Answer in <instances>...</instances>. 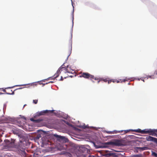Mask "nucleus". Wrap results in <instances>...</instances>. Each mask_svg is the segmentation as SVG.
I'll use <instances>...</instances> for the list:
<instances>
[{
	"mask_svg": "<svg viewBox=\"0 0 157 157\" xmlns=\"http://www.w3.org/2000/svg\"><path fill=\"white\" fill-rule=\"evenodd\" d=\"M132 131H134L136 132L140 133L142 134H149L150 135L153 136H155L156 134L155 132L157 130H153L151 129H146L143 130H141L140 129L132 130Z\"/></svg>",
	"mask_w": 157,
	"mask_h": 157,
	"instance_id": "1",
	"label": "nucleus"
},
{
	"mask_svg": "<svg viewBox=\"0 0 157 157\" xmlns=\"http://www.w3.org/2000/svg\"><path fill=\"white\" fill-rule=\"evenodd\" d=\"M26 146V143L25 141H20L19 143L18 148L21 151V153L23 156L25 155L26 152L25 151V147Z\"/></svg>",
	"mask_w": 157,
	"mask_h": 157,
	"instance_id": "2",
	"label": "nucleus"
},
{
	"mask_svg": "<svg viewBox=\"0 0 157 157\" xmlns=\"http://www.w3.org/2000/svg\"><path fill=\"white\" fill-rule=\"evenodd\" d=\"M62 71L65 74H66L67 73H72V72H70L67 68L63 67H61L58 69L56 73L55 74L54 76H55V77L54 78V79L57 77Z\"/></svg>",
	"mask_w": 157,
	"mask_h": 157,
	"instance_id": "3",
	"label": "nucleus"
},
{
	"mask_svg": "<svg viewBox=\"0 0 157 157\" xmlns=\"http://www.w3.org/2000/svg\"><path fill=\"white\" fill-rule=\"evenodd\" d=\"M79 77H83L87 79L90 78L91 80L93 82H94L92 80V79H94L96 80H98L99 79H98L96 77H94L93 75H91L88 73L82 72L80 73Z\"/></svg>",
	"mask_w": 157,
	"mask_h": 157,
	"instance_id": "4",
	"label": "nucleus"
},
{
	"mask_svg": "<svg viewBox=\"0 0 157 157\" xmlns=\"http://www.w3.org/2000/svg\"><path fill=\"white\" fill-rule=\"evenodd\" d=\"M82 153H84L82 155L85 157H94V155H90V150L85 147H82L80 148Z\"/></svg>",
	"mask_w": 157,
	"mask_h": 157,
	"instance_id": "5",
	"label": "nucleus"
},
{
	"mask_svg": "<svg viewBox=\"0 0 157 157\" xmlns=\"http://www.w3.org/2000/svg\"><path fill=\"white\" fill-rule=\"evenodd\" d=\"M54 111V110H46L42 111L40 112H38L36 113L34 117H39L42 115H45L46 114L48 113H52Z\"/></svg>",
	"mask_w": 157,
	"mask_h": 157,
	"instance_id": "6",
	"label": "nucleus"
},
{
	"mask_svg": "<svg viewBox=\"0 0 157 157\" xmlns=\"http://www.w3.org/2000/svg\"><path fill=\"white\" fill-rule=\"evenodd\" d=\"M106 144L109 145L116 146H123V144L119 140H117L115 142L109 141L107 142Z\"/></svg>",
	"mask_w": 157,
	"mask_h": 157,
	"instance_id": "7",
	"label": "nucleus"
},
{
	"mask_svg": "<svg viewBox=\"0 0 157 157\" xmlns=\"http://www.w3.org/2000/svg\"><path fill=\"white\" fill-rule=\"evenodd\" d=\"M101 155L106 157H112L115 156V154L107 150H104L102 152Z\"/></svg>",
	"mask_w": 157,
	"mask_h": 157,
	"instance_id": "8",
	"label": "nucleus"
},
{
	"mask_svg": "<svg viewBox=\"0 0 157 157\" xmlns=\"http://www.w3.org/2000/svg\"><path fill=\"white\" fill-rule=\"evenodd\" d=\"M148 149V147H135V149L136 151L137 152H138L139 150V151H143L147 150Z\"/></svg>",
	"mask_w": 157,
	"mask_h": 157,
	"instance_id": "9",
	"label": "nucleus"
},
{
	"mask_svg": "<svg viewBox=\"0 0 157 157\" xmlns=\"http://www.w3.org/2000/svg\"><path fill=\"white\" fill-rule=\"evenodd\" d=\"M146 139L148 141H152L157 143V139L151 136L147 137Z\"/></svg>",
	"mask_w": 157,
	"mask_h": 157,
	"instance_id": "10",
	"label": "nucleus"
},
{
	"mask_svg": "<svg viewBox=\"0 0 157 157\" xmlns=\"http://www.w3.org/2000/svg\"><path fill=\"white\" fill-rule=\"evenodd\" d=\"M103 81L104 82H108V84L111 83L112 82L111 80H108L107 78H105L103 79V78H101L100 79H99V80L98 81V83L100 81Z\"/></svg>",
	"mask_w": 157,
	"mask_h": 157,
	"instance_id": "11",
	"label": "nucleus"
},
{
	"mask_svg": "<svg viewBox=\"0 0 157 157\" xmlns=\"http://www.w3.org/2000/svg\"><path fill=\"white\" fill-rule=\"evenodd\" d=\"M30 120L36 123H39L42 121L43 120L42 119H35L33 118L30 119Z\"/></svg>",
	"mask_w": 157,
	"mask_h": 157,
	"instance_id": "12",
	"label": "nucleus"
},
{
	"mask_svg": "<svg viewBox=\"0 0 157 157\" xmlns=\"http://www.w3.org/2000/svg\"><path fill=\"white\" fill-rule=\"evenodd\" d=\"M54 136L56 137L59 140H63L65 137L63 136H59L58 135L55 134L54 135Z\"/></svg>",
	"mask_w": 157,
	"mask_h": 157,
	"instance_id": "13",
	"label": "nucleus"
},
{
	"mask_svg": "<svg viewBox=\"0 0 157 157\" xmlns=\"http://www.w3.org/2000/svg\"><path fill=\"white\" fill-rule=\"evenodd\" d=\"M3 91L4 92L6 93V94H14V92L12 90H10L11 92H6V91L5 89H4Z\"/></svg>",
	"mask_w": 157,
	"mask_h": 157,
	"instance_id": "14",
	"label": "nucleus"
},
{
	"mask_svg": "<svg viewBox=\"0 0 157 157\" xmlns=\"http://www.w3.org/2000/svg\"><path fill=\"white\" fill-rule=\"evenodd\" d=\"M114 132H115V133H118V132H120V131H114ZM113 132H112V131H107V133H109V134H111L114 133H113Z\"/></svg>",
	"mask_w": 157,
	"mask_h": 157,
	"instance_id": "15",
	"label": "nucleus"
},
{
	"mask_svg": "<svg viewBox=\"0 0 157 157\" xmlns=\"http://www.w3.org/2000/svg\"><path fill=\"white\" fill-rule=\"evenodd\" d=\"M133 156L134 157H142V155L141 154H137L134 155Z\"/></svg>",
	"mask_w": 157,
	"mask_h": 157,
	"instance_id": "16",
	"label": "nucleus"
},
{
	"mask_svg": "<svg viewBox=\"0 0 157 157\" xmlns=\"http://www.w3.org/2000/svg\"><path fill=\"white\" fill-rule=\"evenodd\" d=\"M41 137V135L40 134H39L37 135L35 137V139L36 140L39 139Z\"/></svg>",
	"mask_w": 157,
	"mask_h": 157,
	"instance_id": "17",
	"label": "nucleus"
},
{
	"mask_svg": "<svg viewBox=\"0 0 157 157\" xmlns=\"http://www.w3.org/2000/svg\"><path fill=\"white\" fill-rule=\"evenodd\" d=\"M63 77L64 78H66L67 77H68L67 76H65L63 75V76H61V79H60V80L62 81L63 80Z\"/></svg>",
	"mask_w": 157,
	"mask_h": 157,
	"instance_id": "18",
	"label": "nucleus"
},
{
	"mask_svg": "<svg viewBox=\"0 0 157 157\" xmlns=\"http://www.w3.org/2000/svg\"><path fill=\"white\" fill-rule=\"evenodd\" d=\"M33 103L35 104H36L38 102V100H33Z\"/></svg>",
	"mask_w": 157,
	"mask_h": 157,
	"instance_id": "19",
	"label": "nucleus"
},
{
	"mask_svg": "<svg viewBox=\"0 0 157 157\" xmlns=\"http://www.w3.org/2000/svg\"><path fill=\"white\" fill-rule=\"evenodd\" d=\"M152 155H153L155 156L156 157H157V154L155 152H152Z\"/></svg>",
	"mask_w": 157,
	"mask_h": 157,
	"instance_id": "20",
	"label": "nucleus"
},
{
	"mask_svg": "<svg viewBox=\"0 0 157 157\" xmlns=\"http://www.w3.org/2000/svg\"><path fill=\"white\" fill-rule=\"evenodd\" d=\"M36 82H35V83H32L29 84V85L30 86H32L33 85H36Z\"/></svg>",
	"mask_w": 157,
	"mask_h": 157,
	"instance_id": "21",
	"label": "nucleus"
},
{
	"mask_svg": "<svg viewBox=\"0 0 157 157\" xmlns=\"http://www.w3.org/2000/svg\"><path fill=\"white\" fill-rule=\"evenodd\" d=\"M129 131H130V130H124V131L122 130V131H121V132L124 131V133H127Z\"/></svg>",
	"mask_w": 157,
	"mask_h": 157,
	"instance_id": "22",
	"label": "nucleus"
},
{
	"mask_svg": "<svg viewBox=\"0 0 157 157\" xmlns=\"http://www.w3.org/2000/svg\"><path fill=\"white\" fill-rule=\"evenodd\" d=\"M27 85V84L21 85H17V86H26Z\"/></svg>",
	"mask_w": 157,
	"mask_h": 157,
	"instance_id": "23",
	"label": "nucleus"
},
{
	"mask_svg": "<svg viewBox=\"0 0 157 157\" xmlns=\"http://www.w3.org/2000/svg\"><path fill=\"white\" fill-rule=\"evenodd\" d=\"M14 86H13V87H8V88H6V89H10V88H13V87Z\"/></svg>",
	"mask_w": 157,
	"mask_h": 157,
	"instance_id": "24",
	"label": "nucleus"
},
{
	"mask_svg": "<svg viewBox=\"0 0 157 157\" xmlns=\"http://www.w3.org/2000/svg\"><path fill=\"white\" fill-rule=\"evenodd\" d=\"M39 84H40V85H41V84H43V86H44V85H45V84H43V83H40V82Z\"/></svg>",
	"mask_w": 157,
	"mask_h": 157,
	"instance_id": "25",
	"label": "nucleus"
},
{
	"mask_svg": "<svg viewBox=\"0 0 157 157\" xmlns=\"http://www.w3.org/2000/svg\"><path fill=\"white\" fill-rule=\"evenodd\" d=\"M13 132L14 134H17V133H16L15 131H13Z\"/></svg>",
	"mask_w": 157,
	"mask_h": 157,
	"instance_id": "26",
	"label": "nucleus"
},
{
	"mask_svg": "<svg viewBox=\"0 0 157 157\" xmlns=\"http://www.w3.org/2000/svg\"><path fill=\"white\" fill-rule=\"evenodd\" d=\"M48 83H53V82L51 81V82H49Z\"/></svg>",
	"mask_w": 157,
	"mask_h": 157,
	"instance_id": "27",
	"label": "nucleus"
},
{
	"mask_svg": "<svg viewBox=\"0 0 157 157\" xmlns=\"http://www.w3.org/2000/svg\"><path fill=\"white\" fill-rule=\"evenodd\" d=\"M3 94V93H2L0 92V94Z\"/></svg>",
	"mask_w": 157,
	"mask_h": 157,
	"instance_id": "28",
	"label": "nucleus"
},
{
	"mask_svg": "<svg viewBox=\"0 0 157 157\" xmlns=\"http://www.w3.org/2000/svg\"><path fill=\"white\" fill-rule=\"evenodd\" d=\"M22 88H19V89H21Z\"/></svg>",
	"mask_w": 157,
	"mask_h": 157,
	"instance_id": "29",
	"label": "nucleus"
},
{
	"mask_svg": "<svg viewBox=\"0 0 157 157\" xmlns=\"http://www.w3.org/2000/svg\"><path fill=\"white\" fill-rule=\"evenodd\" d=\"M10 90H10V91L8 92H10Z\"/></svg>",
	"mask_w": 157,
	"mask_h": 157,
	"instance_id": "30",
	"label": "nucleus"
},
{
	"mask_svg": "<svg viewBox=\"0 0 157 157\" xmlns=\"http://www.w3.org/2000/svg\"><path fill=\"white\" fill-rule=\"evenodd\" d=\"M119 82V81H117V82L118 83V82Z\"/></svg>",
	"mask_w": 157,
	"mask_h": 157,
	"instance_id": "31",
	"label": "nucleus"
},
{
	"mask_svg": "<svg viewBox=\"0 0 157 157\" xmlns=\"http://www.w3.org/2000/svg\"><path fill=\"white\" fill-rule=\"evenodd\" d=\"M125 80H124V82H125Z\"/></svg>",
	"mask_w": 157,
	"mask_h": 157,
	"instance_id": "32",
	"label": "nucleus"
},
{
	"mask_svg": "<svg viewBox=\"0 0 157 157\" xmlns=\"http://www.w3.org/2000/svg\"><path fill=\"white\" fill-rule=\"evenodd\" d=\"M113 82H114V81H113Z\"/></svg>",
	"mask_w": 157,
	"mask_h": 157,
	"instance_id": "33",
	"label": "nucleus"
}]
</instances>
